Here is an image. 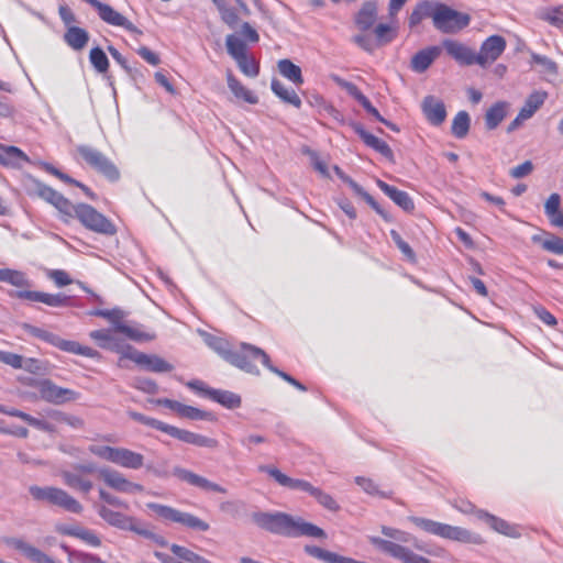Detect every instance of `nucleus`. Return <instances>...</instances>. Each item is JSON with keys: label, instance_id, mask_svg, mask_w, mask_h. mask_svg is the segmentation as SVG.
I'll return each instance as SVG.
<instances>
[{"label": "nucleus", "instance_id": "nucleus-1", "mask_svg": "<svg viewBox=\"0 0 563 563\" xmlns=\"http://www.w3.org/2000/svg\"><path fill=\"white\" fill-rule=\"evenodd\" d=\"M430 18L433 26L445 34H455L465 29L471 16L460 12L442 2L424 0L419 2L409 16V26L418 25L422 20Z\"/></svg>", "mask_w": 563, "mask_h": 563}, {"label": "nucleus", "instance_id": "nucleus-12", "mask_svg": "<svg viewBox=\"0 0 563 563\" xmlns=\"http://www.w3.org/2000/svg\"><path fill=\"white\" fill-rule=\"evenodd\" d=\"M40 397L54 405H63L75 401L79 398V394L73 389L57 386L49 379H44L37 386Z\"/></svg>", "mask_w": 563, "mask_h": 563}, {"label": "nucleus", "instance_id": "nucleus-39", "mask_svg": "<svg viewBox=\"0 0 563 563\" xmlns=\"http://www.w3.org/2000/svg\"><path fill=\"white\" fill-rule=\"evenodd\" d=\"M547 93L543 91H536L531 93L526 100L525 106L519 111L520 119H530L534 112L544 103Z\"/></svg>", "mask_w": 563, "mask_h": 563}, {"label": "nucleus", "instance_id": "nucleus-57", "mask_svg": "<svg viewBox=\"0 0 563 563\" xmlns=\"http://www.w3.org/2000/svg\"><path fill=\"white\" fill-rule=\"evenodd\" d=\"M305 552L307 554H309L310 556L316 558V559L321 560L327 563H332L333 559H335L334 552L324 550L317 545H306Z\"/></svg>", "mask_w": 563, "mask_h": 563}, {"label": "nucleus", "instance_id": "nucleus-40", "mask_svg": "<svg viewBox=\"0 0 563 563\" xmlns=\"http://www.w3.org/2000/svg\"><path fill=\"white\" fill-rule=\"evenodd\" d=\"M355 484L361 487V489L373 497L379 498H389L390 494L380 488L379 484L376 483L373 478L365 476H356L354 479Z\"/></svg>", "mask_w": 563, "mask_h": 563}, {"label": "nucleus", "instance_id": "nucleus-24", "mask_svg": "<svg viewBox=\"0 0 563 563\" xmlns=\"http://www.w3.org/2000/svg\"><path fill=\"white\" fill-rule=\"evenodd\" d=\"M422 111L427 120L434 125L441 124L446 117L444 103L433 96L423 99Z\"/></svg>", "mask_w": 563, "mask_h": 563}, {"label": "nucleus", "instance_id": "nucleus-50", "mask_svg": "<svg viewBox=\"0 0 563 563\" xmlns=\"http://www.w3.org/2000/svg\"><path fill=\"white\" fill-rule=\"evenodd\" d=\"M54 191L55 189L36 179H32L30 186L27 187V194L30 196L38 197L46 202L51 200Z\"/></svg>", "mask_w": 563, "mask_h": 563}, {"label": "nucleus", "instance_id": "nucleus-42", "mask_svg": "<svg viewBox=\"0 0 563 563\" xmlns=\"http://www.w3.org/2000/svg\"><path fill=\"white\" fill-rule=\"evenodd\" d=\"M62 478L68 487L81 493L88 494L92 489V483L78 474L65 471L62 473Z\"/></svg>", "mask_w": 563, "mask_h": 563}, {"label": "nucleus", "instance_id": "nucleus-58", "mask_svg": "<svg viewBox=\"0 0 563 563\" xmlns=\"http://www.w3.org/2000/svg\"><path fill=\"white\" fill-rule=\"evenodd\" d=\"M350 187L357 196L362 197L377 213L385 217L384 211L379 208L375 199L367 191H365L357 183H355L354 180H350Z\"/></svg>", "mask_w": 563, "mask_h": 563}, {"label": "nucleus", "instance_id": "nucleus-52", "mask_svg": "<svg viewBox=\"0 0 563 563\" xmlns=\"http://www.w3.org/2000/svg\"><path fill=\"white\" fill-rule=\"evenodd\" d=\"M311 496L319 503L320 506L323 508L336 512L340 510L339 504L335 501V499L328 493L323 492L322 489L316 487L312 492Z\"/></svg>", "mask_w": 563, "mask_h": 563}, {"label": "nucleus", "instance_id": "nucleus-21", "mask_svg": "<svg viewBox=\"0 0 563 563\" xmlns=\"http://www.w3.org/2000/svg\"><path fill=\"white\" fill-rule=\"evenodd\" d=\"M5 544L20 551L26 559L33 563H56L51 556L45 554L40 549L27 543L20 538H8Z\"/></svg>", "mask_w": 563, "mask_h": 563}, {"label": "nucleus", "instance_id": "nucleus-63", "mask_svg": "<svg viewBox=\"0 0 563 563\" xmlns=\"http://www.w3.org/2000/svg\"><path fill=\"white\" fill-rule=\"evenodd\" d=\"M541 16L556 27L563 26V10L561 8L549 9Z\"/></svg>", "mask_w": 563, "mask_h": 563}, {"label": "nucleus", "instance_id": "nucleus-54", "mask_svg": "<svg viewBox=\"0 0 563 563\" xmlns=\"http://www.w3.org/2000/svg\"><path fill=\"white\" fill-rule=\"evenodd\" d=\"M21 328L25 331V333L34 336V338H37L42 341H45V342H48L51 344L54 345L55 343V340L57 338L56 334L52 333V332H48L44 329H41V328H37V327H34L32 324H29V323H23L21 325Z\"/></svg>", "mask_w": 563, "mask_h": 563}, {"label": "nucleus", "instance_id": "nucleus-33", "mask_svg": "<svg viewBox=\"0 0 563 563\" xmlns=\"http://www.w3.org/2000/svg\"><path fill=\"white\" fill-rule=\"evenodd\" d=\"M0 282L18 288H29L32 285L24 272L11 268H0Z\"/></svg>", "mask_w": 563, "mask_h": 563}, {"label": "nucleus", "instance_id": "nucleus-56", "mask_svg": "<svg viewBox=\"0 0 563 563\" xmlns=\"http://www.w3.org/2000/svg\"><path fill=\"white\" fill-rule=\"evenodd\" d=\"M69 299L70 297L64 294H48L43 291L41 303H44L53 308H60L66 307L68 305Z\"/></svg>", "mask_w": 563, "mask_h": 563}, {"label": "nucleus", "instance_id": "nucleus-19", "mask_svg": "<svg viewBox=\"0 0 563 563\" xmlns=\"http://www.w3.org/2000/svg\"><path fill=\"white\" fill-rule=\"evenodd\" d=\"M165 433L188 444H192L201 448H216L218 445L217 440L198 434L188 430L179 429L177 427L168 424L165 428Z\"/></svg>", "mask_w": 563, "mask_h": 563}, {"label": "nucleus", "instance_id": "nucleus-62", "mask_svg": "<svg viewBox=\"0 0 563 563\" xmlns=\"http://www.w3.org/2000/svg\"><path fill=\"white\" fill-rule=\"evenodd\" d=\"M353 42L358 45L362 49L373 53L377 47L376 41L372 37V35L366 33L356 34L353 36Z\"/></svg>", "mask_w": 563, "mask_h": 563}, {"label": "nucleus", "instance_id": "nucleus-11", "mask_svg": "<svg viewBox=\"0 0 563 563\" xmlns=\"http://www.w3.org/2000/svg\"><path fill=\"white\" fill-rule=\"evenodd\" d=\"M96 509L98 515L112 527L121 530L133 531L141 536H145L147 533L145 529L140 527L139 522L133 517L114 511L106 505H97Z\"/></svg>", "mask_w": 563, "mask_h": 563}, {"label": "nucleus", "instance_id": "nucleus-30", "mask_svg": "<svg viewBox=\"0 0 563 563\" xmlns=\"http://www.w3.org/2000/svg\"><path fill=\"white\" fill-rule=\"evenodd\" d=\"M207 397L228 409H235L241 406V397L230 390L210 389L207 390Z\"/></svg>", "mask_w": 563, "mask_h": 563}, {"label": "nucleus", "instance_id": "nucleus-35", "mask_svg": "<svg viewBox=\"0 0 563 563\" xmlns=\"http://www.w3.org/2000/svg\"><path fill=\"white\" fill-rule=\"evenodd\" d=\"M534 243H539L545 251L556 255H563V239L552 233L543 235L536 234L532 236Z\"/></svg>", "mask_w": 563, "mask_h": 563}, {"label": "nucleus", "instance_id": "nucleus-22", "mask_svg": "<svg viewBox=\"0 0 563 563\" xmlns=\"http://www.w3.org/2000/svg\"><path fill=\"white\" fill-rule=\"evenodd\" d=\"M5 544L20 551L26 559L33 563H56L51 556L45 554L40 549L27 543L20 538H8Z\"/></svg>", "mask_w": 563, "mask_h": 563}, {"label": "nucleus", "instance_id": "nucleus-48", "mask_svg": "<svg viewBox=\"0 0 563 563\" xmlns=\"http://www.w3.org/2000/svg\"><path fill=\"white\" fill-rule=\"evenodd\" d=\"M470 115L465 111H460L453 119L452 133L457 139H463L470 130Z\"/></svg>", "mask_w": 563, "mask_h": 563}, {"label": "nucleus", "instance_id": "nucleus-38", "mask_svg": "<svg viewBox=\"0 0 563 563\" xmlns=\"http://www.w3.org/2000/svg\"><path fill=\"white\" fill-rule=\"evenodd\" d=\"M279 74L294 82L297 86H301L303 84V78L301 74V69L299 66L295 65L290 59H280L277 64Z\"/></svg>", "mask_w": 563, "mask_h": 563}, {"label": "nucleus", "instance_id": "nucleus-5", "mask_svg": "<svg viewBox=\"0 0 563 563\" xmlns=\"http://www.w3.org/2000/svg\"><path fill=\"white\" fill-rule=\"evenodd\" d=\"M88 450L91 454L123 468L139 470L144 465V456L126 448L91 444Z\"/></svg>", "mask_w": 563, "mask_h": 563}, {"label": "nucleus", "instance_id": "nucleus-31", "mask_svg": "<svg viewBox=\"0 0 563 563\" xmlns=\"http://www.w3.org/2000/svg\"><path fill=\"white\" fill-rule=\"evenodd\" d=\"M227 81L229 89L235 98L242 99L250 104H256L258 102L257 96L245 88L230 71L227 74Z\"/></svg>", "mask_w": 563, "mask_h": 563}, {"label": "nucleus", "instance_id": "nucleus-46", "mask_svg": "<svg viewBox=\"0 0 563 563\" xmlns=\"http://www.w3.org/2000/svg\"><path fill=\"white\" fill-rule=\"evenodd\" d=\"M44 170H46L47 173H49L51 175L57 177L58 179H60L64 183H67V184H73V185H76L78 186L79 188L82 189V191L90 198H93V194L91 192V190L86 187L85 185L78 183L77 180L70 178L68 175L62 173L59 169H57L56 167H54L53 165L48 164V163H45V162H41L38 164Z\"/></svg>", "mask_w": 563, "mask_h": 563}, {"label": "nucleus", "instance_id": "nucleus-10", "mask_svg": "<svg viewBox=\"0 0 563 563\" xmlns=\"http://www.w3.org/2000/svg\"><path fill=\"white\" fill-rule=\"evenodd\" d=\"M98 476L110 488L123 494L142 493L144 487L141 484L131 482L122 473L117 470L103 466L98 470Z\"/></svg>", "mask_w": 563, "mask_h": 563}, {"label": "nucleus", "instance_id": "nucleus-2", "mask_svg": "<svg viewBox=\"0 0 563 563\" xmlns=\"http://www.w3.org/2000/svg\"><path fill=\"white\" fill-rule=\"evenodd\" d=\"M253 522L262 529L272 533L289 538L310 537L314 539H325L327 533L318 526L305 521L301 517L290 516L285 512H264L252 514Z\"/></svg>", "mask_w": 563, "mask_h": 563}, {"label": "nucleus", "instance_id": "nucleus-47", "mask_svg": "<svg viewBox=\"0 0 563 563\" xmlns=\"http://www.w3.org/2000/svg\"><path fill=\"white\" fill-rule=\"evenodd\" d=\"M225 45L228 53L232 56V58L236 62L238 59L246 56V45L245 43L235 36L234 34H230L225 38Z\"/></svg>", "mask_w": 563, "mask_h": 563}, {"label": "nucleus", "instance_id": "nucleus-26", "mask_svg": "<svg viewBox=\"0 0 563 563\" xmlns=\"http://www.w3.org/2000/svg\"><path fill=\"white\" fill-rule=\"evenodd\" d=\"M355 133L362 139V141L368 146L382 154L385 157H391L393 151L389 145L375 136L374 134L367 132L361 124L355 123L353 125Z\"/></svg>", "mask_w": 563, "mask_h": 563}, {"label": "nucleus", "instance_id": "nucleus-13", "mask_svg": "<svg viewBox=\"0 0 563 563\" xmlns=\"http://www.w3.org/2000/svg\"><path fill=\"white\" fill-rule=\"evenodd\" d=\"M124 356L133 361L146 371L154 373H167L174 369V366L156 354H146L132 347L124 351Z\"/></svg>", "mask_w": 563, "mask_h": 563}, {"label": "nucleus", "instance_id": "nucleus-14", "mask_svg": "<svg viewBox=\"0 0 563 563\" xmlns=\"http://www.w3.org/2000/svg\"><path fill=\"white\" fill-rule=\"evenodd\" d=\"M506 40L500 35H492L487 37L481 45L479 52L476 53V65L487 67L496 62L506 49Z\"/></svg>", "mask_w": 563, "mask_h": 563}, {"label": "nucleus", "instance_id": "nucleus-61", "mask_svg": "<svg viewBox=\"0 0 563 563\" xmlns=\"http://www.w3.org/2000/svg\"><path fill=\"white\" fill-rule=\"evenodd\" d=\"M0 362L15 369H20L24 366V357L9 351L0 350Z\"/></svg>", "mask_w": 563, "mask_h": 563}, {"label": "nucleus", "instance_id": "nucleus-51", "mask_svg": "<svg viewBox=\"0 0 563 563\" xmlns=\"http://www.w3.org/2000/svg\"><path fill=\"white\" fill-rule=\"evenodd\" d=\"M89 59L93 68L98 73H106L109 67V59L100 47H93L90 51Z\"/></svg>", "mask_w": 563, "mask_h": 563}, {"label": "nucleus", "instance_id": "nucleus-44", "mask_svg": "<svg viewBox=\"0 0 563 563\" xmlns=\"http://www.w3.org/2000/svg\"><path fill=\"white\" fill-rule=\"evenodd\" d=\"M118 332L123 333L129 339L136 342H147L153 341L156 338L155 333L145 332L141 327H132L129 324H120L118 325Z\"/></svg>", "mask_w": 563, "mask_h": 563}, {"label": "nucleus", "instance_id": "nucleus-4", "mask_svg": "<svg viewBox=\"0 0 563 563\" xmlns=\"http://www.w3.org/2000/svg\"><path fill=\"white\" fill-rule=\"evenodd\" d=\"M409 520L423 531L443 539L473 544H481L483 542L479 534L473 533L462 527L451 526L422 517H409Z\"/></svg>", "mask_w": 563, "mask_h": 563}, {"label": "nucleus", "instance_id": "nucleus-29", "mask_svg": "<svg viewBox=\"0 0 563 563\" xmlns=\"http://www.w3.org/2000/svg\"><path fill=\"white\" fill-rule=\"evenodd\" d=\"M64 41L74 51H81L89 42V33L79 26H68Z\"/></svg>", "mask_w": 563, "mask_h": 563}, {"label": "nucleus", "instance_id": "nucleus-36", "mask_svg": "<svg viewBox=\"0 0 563 563\" xmlns=\"http://www.w3.org/2000/svg\"><path fill=\"white\" fill-rule=\"evenodd\" d=\"M273 92L280 98L284 102L289 103L296 108L301 107V100L294 89L287 88L283 82L273 79L271 84Z\"/></svg>", "mask_w": 563, "mask_h": 563}, {"label": "nucleus", "instance_id": "nucleus-53", "mask_svg": "<svg viewBox=\"0 0 563 563\" xmlns=\"http://www.w3.org/2000/svg\"><path fill=\"white\" fill-rule=\"evenodd\" d=\"M532 64L540 66V71L548 75H556L558 66L556 64L547 56L532 53L531 54Z\"/></svg>", "mask_w": 563, "mask_h": 563}, {"label": "nucleus", "instance_id": "nucleus-27", "mask_svg": "<svg viewBox=\"0 0 563 563\" xmlns=\"http://www.w3.org/2000/svg\"><path fill=\"white\" fill-rule=\"evenodd\" d=\"M377 186L386 196H388L397 206H399L405 211H410L415 208L412 199L406 191L399 190L396 187L390 186L383 180H377Z\"/></svg>", "mask_w": 563, "mask_h": 563}, {"label": "nucleus", "instance_id": "nucleus-18", "mask_svg": "<svg viewBox=\"0 0 563 563\" xmlns=\"http://www.w3.org/2000/svg\"><path fill=\"white\" fill-rule=\"evenodd\" d=\"M442 46L456 63L460 65H476V52L467 45L456 40H444Z\"/></svg>", "mask_w": 563, "mask_h": 563}, {"label": "nucleus", "instance_id": "nucleus-59", "mask_svg": "<svg viewBox=\"0 0 563 563\" xmlns=\"http://www.w3.org/2000/svg\"><path fill=\"white\" fill-rule=\"evenodd\" d=\"M350 187L357 196L362 197L377 213L385 217L384 211L379 208L375 199L367 191H365L357 183H355L354 180H350Z\"/></svg>", "mask_w": 563, "mask_h": 563}, {"label": "nucleus", "instance_id": "nucleus-45", "mask_svg": "<svg viewBox=\"0 0 563 563\" xmlns=\"http://www.w3.org/2000/svg\"><path fill=\"white\" fill-rule=\"evenodd\" d=\"M44 170H46L47 173H49L51 175L57 177L58 179H60L64 183H67V184H73V185H76L78 186L79 188L82 189V191L90 198H93V194L91 192V190L86 187L85 185L78 183L77 180L70 178L68 175L62 173L59 169H57L56 167H54L53 165L48 164V163H45V162H41L38 164Z\"/></svg>", "mask_w": 563, "mask_h": 563}, {"label": "nucleus", "instance_id": "nucleus-43", "mask_svg": "<svg viewBox=\"0 0 563 563\" xmlns=\"http://www.w3.org/2000/svg\"><path fill=\"white\" fill-rule=\"evenodd\" d=\"M375 41L378 46L394 41L397 35V26L393 23H379L374 27Z\"/></svg>", "mask_w": 563, "mask_h": 563}, {"label": "nucleus", "instance_id": "nucleus-6", "mask_svg": "<svg viewBox=\"0 0 563 563\" xmlns=\"http://www.w3.org/2000/svg\"><path fill=\"white\" fill-rule=\"evenodd\" d=\"M29 492L35 500L46 501L53 506H57L64 509L65 511L71 514H81L84 510L82 505L62 488L54 486L41 487L37 485H32L30 486Z\"/></svg>", "mask_w": 563, "mask_h": 563}, {"label": "nucleus", "instance_id": "nucleus-8", "mask_svg": "<svg viewBox=\"0 0 563 563\" xmlns=\"http://www.w3.org/2000/svg\"><path fill=\"white\" fill-rule=\"evenodd\" d=\"M77 152L91 168L109 180L117 181L120 178L117 166L99 150L89 145H79Z\"/></svg>", "mask_w": 563, "mask_h": 563}, {"label": "nucleus", "instance_id": "nucleus-23", "mask_svg": "<svg viewBox=\"0 0 563 563\" xmlns=\"http://www.w3.org/2000/svg\"><path fill=\"white\" fill-rule=\"evenodd\" d=\"M251 355L253 357H260V361L261 363L268 369L271 371L272 373L278 375L280 378H283L285 382L289 383L290 385H292L294 387H296L297 389L301 390V391H306L307 388L305 385H302L300 382H298L297 379H295L292 376H290L289 374L278 369L277 367H275L272 363H271V360H269V356L260 347L257 346H249L247 347Z\"/></svg>", "mask_w": 563, "mask_h": 563}, {"label": "nucleus", "instance_id": "nucleus-55", "mask_svg": "<svg viewBox=\"0 0 563 563\" xmlns=\"http://www.w3.org/2000/svg\"><path fill=\"white\" fill-rule=\"evenodd\" d=\"M240 70L247 77L254 78L258 75L260 67L253 57L244 56L236 60Z\"/></svg>", "mask_w": 563, "mask_h": 563}, {"label": "nucleus", "instance_id": "nucleus-16", "mask_svg": "<svg viewBox=\"0 0 563 563\" xmlns=\"http://www.w3.org/2000/svg\"><path fill=\"white\" fill-rule=\"evenodd\" d=\"M258 471L269 475L275 482H277L283 487L294 489V490L306 492L310 496L316 488L309 482L299 479V478L289 477L288 475L280 472L277 467L272 466V465H260Z\"/></svg>", "mask_w": 563, "mask_h": 563}, {"label": "nucleus", "instance_id": "nucleus-15", "mask_svg": "<svg viewBox=\"0 0 563 563\" xmlns=\"http://www.w3.org/2000/svg\"><path fill=\"white\" fill-rule=\"evenodd\" d=\"M88 4H90L92 8H95L99 14V18L113 26H120L129 32L139 33V30L136 26L129 21L124 15H122L120 12L114 10L111 5L102 3L99 0H84Z\"/></svg>", "mask_w": 563, "mask_h": 563}, {"label": "nucleus", "instance_id": "nucleus-28", "mask_svg": "<svg viewBox=\"0 0 563 563\" xmlns=\"http://www.w3.org/2000/svg\"><path fill=\"white\" fill-rule=\"evenodd\" d=\"M441 54L439 46H431L429 48L418 52L411 59V68L417 73L427 70L433 60Z\"/></svg>", "mask_w": 563, "mask_h": 563}, {"label": "nucleus", "instance_id": "nucleus-17", "mask_svg": "<svg viewBox=\"0 0 563 563\" xmlns=\"http://www.w3.org/2000/svg\"><path fill=\"white\" fill-rule=\"evenodd\" d=\"M173 475L178 479L206 492H216L220 494L227 493V489L219 484L180 466L173 468Z\"/></svg>", "mask_w": 563, "mask_h": 563}, {"label": "nucleus", "instance_id": "nucleus-60", "mask_svg": "<svg viewBox=\"0 0 563 563\" xmlns=\"http://www.w3.org/2000/svg\"><path fill=\"white\" fill-rule=\"evenodd\" d=\"M129 416L135 420V421H139L143 424H146V426H150L154 429H157V430H161L162 432H165V428H167V423L165 422H162L159 420H156L154 418H150V417H146L140 412H136V411H130L129 412Z\"/></svg>", "mask_w": 563, "mask_h": 563}, {"label": "nucleus", "instance_id": "nucleus-49", "mask_svg": "<svg viewBox=\"0 0 563 563\" xmlns=\"http://www.w3.org/2000/svg\"><path fill=\"white\" fill-rule=\"evenodd\" d=\"M89 314L96 316V317H101V318L109 320L111 323L114 324V331H117V332H118V325L124 324L122 322V319L124 318L125 314L119 308H114L111 310L96 309V310L90 311Z\"/></svg>", "mask_w": 563, "mask_h": 563}, {"label": "nucleus", "instance_id": "nucleus-64", "mask_svg": "<svg viewBox=\"0 0 563 563\" xmlns=\"http://www.w3.org/2000/svg\"><path fill=\"white\" fill-rule=\"evenodd\" d=\"M69 563H104L100 559L84 552L69 553Z\"/></svg>", "mask_w": 563, "mask_h": 563}, {"label": "nucleus", "instance_id": "nucleus-34", "mask_svg": "<svg viewBox=\"0 0 563 563\" xmlns=\"http://www.w3.org/2000/svg\"><path fill=\"white\" fill-rule=\"evenodd\" d=\"M20 161L29 162V157L19 147L1 145L0 164L18 167L20 166Z\"/></svg>", "mask_w": 563, "mask_h": 563}, {"label": "nucleus", "instance_id": "nucleus-9", "mask_svg": "<svg viewBox=\"0 0 563 563\" xmlns=\"http://www.w3.org/2000/svg\"><path fill=\"white\" fill-rule=\"evenodd\" d=\"M148 508L153 510L162 519L180 523L192 530L207 531L210 528L209 523L201 520L200 518L189 512L177 510L169 506L153 503L148 504Z\"/></svg>", "mask_w": 563, "mask_h": 563}, {"label": "nucleus", "instance_id": "nucleus-7", "mask_svg": "<svg viewBox=\"0 0 563 563\" xmlns=\"http://www.w3.org/2000/svg\"><path fill=\"white\" fill-rule=\"evenodd\" d=\"M74 218L78 219L86 229L98 234L111 236L117 233L114 223L90 205H76Z\"/></svg>", "mask_w": 563, "mask_h": 563}, {"label": "nucleus", "instance_id": "nucleus-37", "mask_svg": "<svg viewBox=\"0 0 563 563\" xmlns=\"http://www.w3.org/2000/svg\"><path fill=\"white\" fill-rule=\"evenodd\" d=\"M48 203L54 206L59 211V213L63 217L64 222H68L70 219H74V209H75L76 205L70 202L60 192L55 190L53 192Z\"/></svg>", "mask_w": 563, "mask_h": 563}, {"label": "nucleus", "instance_id": "nucleus-20", "mask_svg": "<svg viewBox=\"0 0 563 563\" xmlns=\"http://www.w3.org/2000/svg\"><path fill=\"white\" fill-rule=\"evenodd\" d=\"M476 518L484 521L494 531L510 538H519L521 536L519 527L511 525L506 520L498 518L485 510H477Z\"/></svg>", "mask_w": 563, "mask_h": 563}, {"label": "nucleus", "instance_id": "nucleus-3", "mask_svg": "<svg viewBox=\"0 0 563 563\" xmlns=\"http://www.w3.org/2000/svg\"><path fill=\"white\" fill-rule=\"evenodd\" d=\"M201 335L209 347L218 353L223 360L231 365L253 375H260V371L256 365L253 364V360H260V357H253L249 351L247 343H242L240 350L231 349L230 344L216 335L207 332H202Z\"/></svg>", "mask_w": 563, "mask_h": 563}, {"label": "nucleus", "instance_id": "nucleus-32", "mask_svg": "<svg viewBox=\"0 0 563 563\" xmlns=\"http://www.w3.org/2000/svg\"><path fill=\"white\" fill-rule=\"evenodd\" d=\"M90 338L95 340L101 349L120 351L121 344L119 339L110 329L95 330L90 332Z\"/></svg>", "mask_w": 563, "mask_h": 563}, {"label": "nucleus", "instance_id": "nucleus-25", "mask_svg": "<svg viewBox=\"0 0 563 563\" xmlns=\"http://www.w3.org/2000/svg\"><path fill=\"white\" fill-rule=\"evenodd\" d=\"M377 20V3L375 1H366L355 15V25L362 32L372 29Z\"/></svg>", "mask_w": 563, "mask_h": 563}, {"label": "nucleus", "instance_id": "nucleus-41", "mask_svg": "<svg viewBox=\"0 0 563 563\" xmlns=\"http://www.w3.org/2000/svg\"><path fill=\"white\" fill-rule=\"evenodd\" d=\"M507 114V103L497 102L490 107L485 114V123L488 130H494L505 119Z\"/></svg>", "mask_w": 563, "mask_h": 563}]
</instances>
